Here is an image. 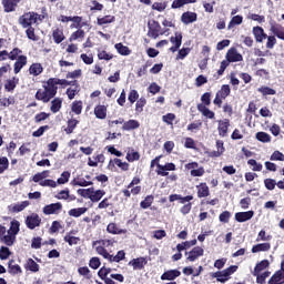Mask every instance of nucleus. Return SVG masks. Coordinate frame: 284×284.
I'll list each match as a JSON object with an SVG mask.
<instances>
[{"mask_svg":"<svg viewBox=\"0 0 284 284\" xmlns=\"http://www.w3.org/2000/svg\"><path fill=\"white\" fill-rule=\"evenodd\" d=\"M17 85H19V78L13 77L11 79L6 80L4 90L6 92H14Z\"/></svg>","mask_w":284,"mask_h":284,"instance_id":"a211bd4d","label":"nucleus"},{"mask_svg":"<svg viewBox=\"0 0 284 284\" xmlns=\"http://www.w3.org/2000/svg\"><path fill=\"white\" fill-rule=\"evenodd\" d=\"M141 128V123L136 120H129L123 123L122 130H125L126 132H130V130H139Z\"/></svg>","mask_w":284,"mask_h":284,"instance_id":"393cba45","label":"nucleus"},{"mask_svg":"<svg viewBox=\"0 0 284 284\" xmlns=\"http://www.w3.org/2000/svg\"><path fill=\"white\" fill-rule=\"evenodd\" d=\"M28 205H30V202L23 201V202H20V203L9 206V210H10V212H13V213L23 212V210L26 207H28Z\"/></svg>","mask_w":284,"mask_h":284,"instance_id":"bb28decb","label":"nucleus"},{"mask_svg":"<svg viewBox=\"0 0 284 284\" xmlns=\"http://www.w3.org/2000/svg\"><path fill=\"white\" fill-rule=\"evenodd\" d=\"M99 163H105V155L103 154H98L93 155L92 158L88 159V165L90 168H97Z\"/></svg>","mask_w":284,"mask_h":284,"instance_id":"6ab92c4d","label":"nucleus"},{"mask_svg":"<svg viewBox=\"0 0 284 284\" xmlns=\"http://www.w3.org/2000/svg\"><path fill=\"white\" fill-rule=\"evenodd\" d=\"M247 163L251 165L253 172H261L263 170V164L256 162L254 159L248 160Z\"/></svg>","mask_w":284,"mask_h":284,"instance_id":"5fc2aeb1","label":"nucleus"},{"mask_svg":"<svg viewBox=\"0 0 284 284\" xmlns=\"http://www.w3.org/2000/svg\"><path fill=\"white\" fill-rule=\"evenodd\" d=\"M71 185H73L74 187L79 186V187H88L89 185H93L92 181H87L83 178H75L72 180Z\"/></svg>","mask_w":284,"mask_h":284,"instance_id":"a878e982","label":"nucleus"},{"mask_svg":"<svg viewBox=\"0 0 284 284\" xmlns=\"http://www.w3.org/2000/svg\"><path fill=\"white\" fill-rule=\"evenodd\" d=\"M115 50L119 52V54H122V57H128L130 55V48L123 45V43H116L115 44Z\"/></svg>","mask_w":284,"mask_h":284,"instance_id":"ea45409f","label":"nucleus"},{"mask_svg":"<svg viewBox=\"0 0 284 284\" xmlns=\"http://www.w3.org/2000/svg\"><path fill=\"white\" fill-rule=\"evenodd\" d=\"M106 232L109 234L119 235V234H126L128 231L119 227V225L116 223H110L106 226Z\"/></svg>","mask_w":284,"mask_h":284,"instance_id":"b1692460","label":"nucleus"},{"mask_svg":"<svg viewBox=\"0 0 284 284\" xmlns=\"http://www.w3.org/2000/svg\"><path fill=\"white\" fill-rule=\"evenodd\" d=\"M154 202V197L152 195H149L144 199V201H142L140 203V206L143 209V210H148V207H150L152 205V203Z\"/></svg>","mask_w":284,"mask_h":284,"instance_id":"bf43d9fd","label":"nucleus"},{"mask_svg":"<svg viewBox=\"0 0 284 284\" xmlns=\"http://www.w3.org/2000/svg\"><path fill=\"white\" fill-rule=\"evenodd\" d=\"M176 165L174 163H166L165 165L158 164V174L160 176H168V172H174Z\"/></svg>","mask_w":284,"mask_h":284,"instance_id":"f8f14e48","label":"nucleus"},{"mask_svg":"<svg viewBox=\"0 0 284 284\" xmlns=\"http://www.w3.org/2000/svg\"><path fill=\"white\" fill-rule=\"evenodd\" d=\"M196 21V13L194 12H185L182 14V22L187 26L189 23H194Z\"/></svg>","mask_w":284,"mask_h":284,"instance_id":"473e14b6","label":"nucleus"},{"mask_svg":"<svg viewBox=\"0 0 284 284\" xmlns=\"http://www.w3.org/2000/svg\"><path fill=\"white\" fill-rule=\"evenodd\" d=\"M39 185H41V187H57V182L54 180L44 179Z\"/></svg>","mask_w":284,"mask_h":284,"instance_id":"0e129e2a","label":"nucleus"},{"mask_svg":"<svg viewBox=\"0 0 284 284\" xmlns=\"http://www.w3.org/2000/svg\"><path fill=\"white\" fill-rule=\"evenodd\" d=\"M217 132L220 136L225 138L227 136V130H230V120L223 119L217 121Z\"/></svg>","mask_w":284,"mask_h":284,"instance_id":"9b49d317","label":"nucleus"},{"mask_svg":"<svg viewBox=\"0 0 284 284\" xmlns=\"http://www.w3.org/2000/svg\"><path fill=\"white\" fill-rule=\"evenodd\" d=\"M230 219H232V213L230 211H224L219 216L220 223H230Z\"/></svg>","mask_w":284,"mask_h":284,"instance_id":"4d7b16f0","label":"nucleus"},{"mask_svg":"<svg viewBox=\"0 0 284 284\" xmlns=\"http://www.w3.org/2000/svg\"><path fill=\"white\" fill-rule=\"evenodd\" d=\"M108 23H114L113 16H105L103 18H98V26H105Z\"/></svg>","mask_w":284,"mask_h":284,"instance_id":"864d4df0","label":"nucleus"},{"mask_svg":"<svg viewBox=\"0 0 284 284\" xmlns=\"http://www.w3.org/2000/svg\"><path fill=\"white\" fill-rule=\"evenodd\" d=\"M179 276H181V271L170 270L161 275V281H174L175 278H179Z\"/></svg>","mask_w":284,"mask_h":284,"instance_id":"f3484780","label":"nucleus"},{"mask_svg":"<svg viewBox=\"0 0 284 284\" xmlns=\"http://www.w3.org/2000/svg\"><path fill=\"white\" fill-rule=\"evenodd\" d=\"M283 281V271H277L268 281V284H278Z\"/></svg>","mask_w":284,"mask_h":284,"instance_id":"49530a36","label":"nucleus"},{"mask_svg":"<svg viewBox=\"0 0 284 284\" xmlns=\"http://www.w3.org/2000/svg\"><path fill=\"white\" fill-rule=\"evenodd\" d=\"M10 254H12L10 252V248H8V246H1L0 247V258L1 261H6L10 257Z\"/></svg>","mask_w":284,"mask_h":284,"instance_id":"13d9d810","label":"nucleus"},{"mask_svg":"<svg viewBox=\"0 0 284 284\" xmlns=\"http://www.w3.org/2000/svg\"><path fill=\"white\" fill-rule=\"evenodd\" d=\"M21 1L22 0H2L4 12H14V10H17V6H19Z\"/></svg>","mask_w":284,"mask_h":284,"instance_id":"2eb2a0df","label":"nucleus"},{"mask_svg":"<svg viewBox=\"0 0 284 284\" xmlns=\"http://www.w3.org/2000/svg\"><path fill=\"white\" fill-rule=\"evenodd\" d=\"M38 21H43V17L34 12L24 13L19 18V23L22 28H29V26H32V23H37Z\"/></svg>","mask_w":284,"mask_h":284,"instance_id":"7ed1b4c3","label":"nucleus"},{"mask_svg":"<svg viewBox=\"0 0 284 284\" xmlns=\"http://www.w3.org/2000/svg\"><path fill=\"white\" fill-rule=\"evenodd\" d=\"M19 221H11L10 229L7 230L6 226L0 225V241L8 245V247H12L17 241V234H19Z\"/></svg>","mask_w":284,"mask_h":284,"instance_id":"f257e3e1","label":"nucleus"},{"mask_svg":"<svg viewBox=\"0 0 284 284\" xmlns=\"http://www.w3.org/2000/svg\"><path fill=\"white\" fill-rule=\"evenodd\" d=\"M183 41V36L179 32L175 33V37H171V43L176 48H181V43Z\"/></svg>","mask_w":284,"mask_h":284,"instance_id":"6e6d98bb","label":"nucleus"},{"mask_svg":"<svg viewBox=\"0 0 284 284\" xmlns=\"http://www.w3.org/2000/svg\"><path fill=\"white\" fill-rule=\"evenodd\" d=\"M255 139L261 143H272V136L265 132H257Z\"/></svg>","mask_w":284,"mask_h":284,"instance_id":"72a5a7b5","label":"nucleus"},{"mask_svg":"<svg viewBox=\"0 0 284 284\" xmlns=\"http://www.w3.org/2000/svg\"><path fill=\"white\" fill-rule=\"evenodd\" d=\"M271 161H284V154L281 153V151H275V152L271 155Z\"/></svg>","mask_w":284,"mask_h":284,"instance_id":"774afa93","label":"nucleus"},{"mask_svg":"<svg viewBox=\"0 0 284 284\" xmlns=\"http://www.w3.org/2000/svg\"><path fill=\"white\" fill-rule=\"evenodd\" d=\"M103 196H105V191H103V190L94 191V189H93V191L91 193V201H92V203H99V201L101 199H103Z\"/></svg>","mask_w":284,"mask_h":284,"instance_id":"c9c22d12","label":"nucleus"},{"mask_svg":"<svg viewBox=\"0 0 284 284\" xmlns=\"http://www.w3.org/2000/svg\"><path fill=\"white\" fill-rule=\"evenodd\" d=\"M70 181V172L64 171L61 176L58 179L59 185H65Z\"/></svg>","mask_w":284,"mask_h":284,"instance_id":"e2e57ef3","label":"nucleus"},{"mask_svg":"<svg viewBox=\"0 0 284 284\" xmlns=\"http://www.w3.org/2000/svg\"><path fill=\"white\" fill-rule=\"evenodd\" d=\"M58 85H68V81L51 78L47 82H44L43 88L48 90L51 97H57V90H59Z\"/></svg>","mask_w":284,"mask_h":284,"instance_id":"f03ea898","label":"nucleus"},{"mask_svg":"<svg viewBox=\"0 0 284 284\" xmlns=\"http://www.w3.org/2000/svg\"><path fill=\"white\" fill-rule=\"evenodd\" d=\"M50 176V171H42L33 175L32 181L34 183H41V181H45Z\"/></svg>","mask_w":284,"mask_h":284,"instance_id":"f704fd0d","label":"nucleus"},{"mask_svg":"<svg viewBox=\"0 0 284 284\" xmlns=\"http://www.w3.org/2000/svg\"><path fill=\"white\" fill-rule=\"evenodd\" d=\"M94 187H89V189H79L77 191V194H79V196H82V199H92V192H93Z\"/></svg>","mask_w":284,"mask_h":284,"instance_id":"4c0bfd02","label":"nucleus"},{"mask_svg":"<svg viewBox=\"0 0 284 284\" xmlns=\"http://www.w3.org/2000/svg\"><path fill=\"white\" fill-rule=\"evenodd\" d=\"M62 104H63V100H61L60 98H55L54 100H52L51 112H53V114H57V112L61 110Z\"/></svg>","mask_w":284,"mask_h":284,"instance_id":"58836bf2","label":"nucleus"},{"mask_svg":"<svg viewBox=\"0 0 284 284\" xmlns=\"http://www.w3.org/2000/svg\"><path fill=\"white\" fill-rule=\"evenodd\" d=\"M22 53L23 51H21L19 48H14L11 52H8V59H10L11 61H17L19 57H22Z\"/></svg>","mask_w":284,"mask_h":284,"instance_id":"c03bdc74","label":"nucleus"},{"mask_svg":"<svg viewBox=\"0 0 284 284\" xmlns=\"http://www.w3.org/2000/svg\"><path fill=\"white\" fill-rule=\"evenodd\" d=\"M186 3H196V0H174L172 2V8H183V6H186Z\"/></svg>","mask_w":284,"mask_h":284,"instance_id":"a18cd8bd","label":"nucleus"},{"mask_svg":"<svg viewBox=\"0 0 284 284\" xmlns=\"http://www.w3.org/2000/svg\"><path fill=\"white\" fill-rule=\"evenodd\" d=\"M26 225L29 230H34L41 225V217L37 213L28 215L26 219Z\"/></svg>","mask_w":284,"mask_h":284,"instance_id":"0eeeda50","label":"nucleus"},{"mask_svg":"<svg viewBox=\"0 0 284 284\" xmlns=\"http://www.w3.org/2000/svg\"><path fill=\"white\" fill-rule=\"evenodd\" d=\"M9 272L10 274H21V266L14 264V260L9 261Z\"/></svg>","mask_w":284,"mask_h":284,"instance_id":"de8ad7c7","label":"nucleus"},{"mask_svg":"<svg viewBox=\"0 0 284 284\" xmlns=\"http://www.w3.org/2000/svg\"><path fill=\"white\" fill-rule=\"evenodd\" d=\"M253 217H254V211L235 213V221H237V223H245V221H250Z\"/></svg>","mask_w":284,"mask_h":284,"instance_id":"ddd939ff","label":"nucleus"},{"mask_svg":"<svg viewBox=\"0 0 284 284\" xmlns=\"http://www.w3.org/2000/svg\"><path fill=\"white\" fill-rule=\"evenodd\" d=\"M264 185H265L266 190H274V187H276L277 183H276V180L266 179V180H264Z\"/></svg>","mask_w":284,"mask_h":284,"instance_id":"338daca9","label":"nucleus"},{"mask_svg":"<svg viewBox=\"0 0 284 284\" xmlns=\"http://www.w3.org/2000/svg\"><path fill=\"white\" fill-rule=\"evenodd\" d=\"M129 265H132L133 270H143L148 265V260L145 257H138L132 260Z\"/></svg>","mask_w":284,"mask_h":284,"instance_id":"4be33fe9","label":"nucleus"},{"mask_svg":"<svg viewBox=\"0 0 284 284\" xmlns=\"http://www.w3.org/2000/svg\"><path fill=\"white\" fill-rule=\"evenodd\" d=\"M203 254H205V251L203 250V247L195 246L192 248V251L185 253L186 261H189V263H194V261L201 258Z\"/></svg>","mask_w":284,"mask_h":284,"instance_id":"39448f33","label":"nucleus"},{"mask_svg":"<svg viewBox=\"0 0 284 284\" xmlns=\"http://www.w3.org/2000/svg\"><path fill=\"white\" fill-rule=\"evenodd\" d=\"M27 64H28V57L19 55L13 67L14 74H19V72H21V70H23V67Z\"/></svg>","mask_w":284,"mask_h":284,"instance_id":"4468645a","label":"nucleus"},{"mask_svg":"<svg viewBox=\"0 0 284 284\" xmlns=\"http://www.w3.org/2000/svg\"><path fill=\"white\" fill-rule=\"evenodd\" d=\"M253 34H254L255 41H257V43H263V41H265V39H267V34H265V31L261 27L253 28Z\"/></svg>","mask_w":284,"mask_h":284,"instance_id":"412c9836","label":"nucleus"},{"mask_svg":"<svg viewBox=\"0 0 284 284\" xmlns=\"http://www.w3.org/2000/svg\"><path fill=\"white\" fill-rule=\"evenodd\" d=\"M61 210H63V204H61L60 202L52 203L43 207V214H47V215L59 214Z\"/></svg>","mask_w":284,"mask_h":284,"instance_id":"1a4fd4ad","label":"nucleus"},{"mask_svg":"<svg viewBox=\"0 0 284 284\" xmlns=\"http://www.w3.org/2000/svg\"><path fill=\"white\" fill-rule=\"evenodd\" d=\"M43 72V67L41 63H33L29 68V74H32L33 77H39Z\"/></svg>","mask_w":284,"mask_h":284,"instance_id":"7c9ffc66","label":"nucleus"},{"mask_svg":"<svg viewBox=\"0 0 284 284\" xmlns=\"http://www.w3.org/2000/svg\"><path fill=\"white\" fill-rule=\"evenodd\" d=\"M196 190L199 199H205L206 196H210V186H207L206 183H201L200 185H196Z\"/></svg>","mask_w":284,"mask_h":284,"instance_id":"5701e85b","label":"nucleus"},{"mask_svg":"<svg viewBox=\"0 0 284 284\" xmlns=\"http://www.w3.org/2000/svg\"><path fill=\"white\" fill-rule=\"evenodd\" d=\"M270 250H272V244L265 242L253 245L251 252L252 254H258V252H270Z\"/></svg>","mask_w":284,"mask_h":284,"instance_id":"dca6fc26","label":"nucleus"},{"mask_svg":"<svg viewBox=\"0 0 284 284\" xmlns=\"http://www.w3.org/2000/svg\"><path fill=\"white\" fill-rule=\"evenodd\" d=\"M36 99L38 101H42V103H50L51 99H54V95L50 94V91H48L45 88L39 89L36 93Z\"/></svg>","mask_w":284,"mask_h":284,"instance_id":"6e6552de","label":"nucleus"},{"mask_svg":"<svg viewBox=\"0 0 284 284\" xmlns=\"http://www.w3.org/2000/svg\"><path fill=\"white\" fill-rule=\"evenodd\" d=\"M243 23V18L242 16H234L231 21L229 22L227 30H232L234 26H241Z\"/></svg>","mask_w":284,"mask_h":284,"instance_id":"79ce46f5","label":"nucleus"},{"mask_svg":"<svg viewBox=\"0 0 284 284\" xmlns=\"http://www.w3.org/2000/svg\"><path fill=\"white\" fill-rule=\"evenodd\" d=\"M139 159H141V154L134 150L126 153V161H129V163H134V161H139Z\"/></svg>","mask_w":284,"mask_h":284,"instance_id":"a19ab883","label":"nucleus"},{"mask_svg":"<svg viewBox=\"0 0 284 284\" xmlns=\"http://www.w3.org/2000/svg\"><path fill=\"white\" fill-rule=\"evenodd\" d=\"M81 28L82 27L71 34L69 41H83V39H85V31H83Z\"/></svg>","mask_w":284,"mask_h":284,"instance_id":"cd10ccee","label":"nucleus"},{"mask_svg":"<svg viewBox=\"0 0 284 284\" xmlns=\"http://www.w3.org/2000/svg\"><path fill=\"white\" fill-rule=\"evenodd\" d=\"M270 274H271L270 271H266L262 274L257 273V275H254V276H256V283L264 284L265 280L268 278Z\"/></svg>","mask_w":284,"mask_h":284,"instance_id":"052dcab7","label":"nucleus"},{"mask_svg":"<svg viewBox=\"0 0 284 284\" xmlns=\"http://www.w3.org/2000/svg\"><path fill=\"white\" fill-rule=\"evenodd\" d=\"M54 43H62L65 40V36L63 34V30L55 29L52 32Z\"/></svg>","mask_w":284,"mask_h":284,"instance_id":"2f4dec72","label":"nucleus"},{"mask_svg":"<svg viewBox=\"0 0 284 284\" xmlns=\"http://www.w3.org/2000/svg\"><path fill=\"white\" fill-rule=\"evenodd\" d=\"M168 8V4L165 2H154L152 4V10H156L158 12H163Z\"/></svg>","mask_w":284,"mask_h":284,"instance_id":"69168bd1","label":"nucleus"},{"mask_svg":"<svg viewBox=\"0 0 284 284\" xmlns=\"http://www.w3.org/2000/svg\"><path fill=\"white\" fill-rule=\"evenodd\" d=\"M258 92H261V94H263V97H267V95H274L276 94V90L270 88V87H261L257 89Z\"/></svg>","mask_w":284,"mask_h":284,"instance_id":"09e8293b","label":"nucleus"},{"mask_svg":"<svg viewBox=\"0 0 284 284\" xmlns=\"http://www.w3.org/2000/svg\"><path fill=\"white\" fill-rule=\"evenodd\" d=\"M27 270H29L30 272H39V264H37V262H34V260L29 258L27 261V265H26Z\"/></svg>","mask_w":284,"mask_h":284,"instance_id":"603ef678","label":"nucleus"},{"mask_svg":"<svg viewBox=\"0 0 284 284\" xmlns=\"http://www.w3.org/2000/svg\"><path fill=\"white\" fill-rule=\"evenodd\" d=\"M230 92H231L230 85L223 84L222 88H221V90L217 91V94H219L222 99H227V97H230Z\"/></svg>","mask_w":284,"mask_h":284,"instance_id":"8fccbe9b","label":"nucleus"},{"mask_svg":"<svg viewBox=\"0 0 284 284\" xmlns=\"http://www.w3.org/2000/svg\"><path fill=\"white\" fill-rule=\"evenodd\" d=\"M85 212H88V207L71 209L69 211V216H74V219H79V216H83Z\"/></svg>","mask_w":284,"mask_h":284,"instance_id":"e433bc0d","label":"nucleus"},{"mask_svg":"<svg viewBox=\"0 0 284 284\" xmlns=\"http://www.w3.org/2000/svg\"><path fill=\"white\" fill-rule=\"evenodd\" d=\"M270 267V261L263 260L260 263H257L252 272L253 276H258L261 272H264V270H267Z\"/></svg>","mask_w":284,"mask_h":284,"instance_id":"aec40b11","label":"nucleus"},{"mask_svg":"<svg viewBox=\"0 0 284 284\" xmlns=\"http://www.w3.org/2000/svg\"><path fill=\"white\" fill-rule=\"evenodd\" d=\"M98 254H100V256H103V258H106V261H110V263H121V261L125 258L124 251H119L118 254L114 256L110 255V253H108V250L100 247L98 248Z\"/></svg>","mask_w":284,"mask_h":284,"instance_id":"20e7f679","label":"nucleus"},{"mask_svg":"<svg viewBox=\"0 0 284 284\" xmlns=\"http://www.w3.org/2000/svg\"><path fill=\"white\" fill-rule=\"evenodd\" d=\"M71 110L72 112H74V114H81V112L83 111V102L74 101L72 103Z\"/></svg>","mask_w":284,"mask_h":284,"instance_id":"3c124183","label":"nucleus"},{"mask_svg":"<svg viewBox=\"0 0 284 284\" xmlns=\"http://www.w3.org/2000/svg\"><path fill=\"white\" fill-rule=\"evenodd\" d=\"M217 150L212 153L213 156H221L223 152H225V148L223 146V141L219 140L216 142Z\"/></svg>","mask_w":284,"mask_h":284,"instance_id":"680f3d73","label":"nucleus"},{"mask_svg":"<svg viewBox=\"0 0 284 284\" xmlns=\"http://www.w3.org/2000/svg\"><path fill=\"white\" fill-rule=\"evenodd\" d=\"M116 243L114 240H99L92 243L94 250L99 253V248L105 250V247H112Z\"/></svg>","mask_w":284,"mask_h":284,"instance_id":"9d476101","label":"nucleus"},{"mask_svg":"<svg viewBox=\"0 0 284 284\" xmlns=\"http://www.w3.org/2000/svg\"><path fill=\"white\" fill-rule=\"evenodd\" d=\"M197 110L203 116H206V119H214V111L210 110L205 104H199Z\"/></svg>","mask_w":284,"mask_h":284,"instance_id":"c756f323","label":"nucleus"},{"mask_svg":"<svg viewBox=\"0 0 284 284\" xmlns=\"http://www.w3.org/2000/svg\"><path fill=\"white\" fill-rule=\"evenodd\" d=\"M225 59H227L230 63H239L243 61V54H241L236 48H231L227 50Z\"/></svg>","mask_w":284,"mask_h":284,"instance_id":"423d86ee","label":"nucleus"},{"mask_svg":"<svg viewBox=\"0 0 284 284\" xmlns=\"http://www.w3.org/2000/svg\"><path fill=\"white\" fill-rule=\"evenodd\" d=\"M212 277L216 278L220 283H225V281L230 280V276L224 274L223 271L213 273Z\"/></svg>","mask_w":284,"mask_h":284,"instance_id":"37998d69","label":"nucleus"},{"mask_svg":"<svg viewBox=\"0 0 284 284\" xmlns=\"http://www.w3.org/2000/svg\"><path fill=\"white\" fill-rule=\"evenodd\" d=\"M97 119H105L108 116V108L105 105H98L94 108Z\"/></svg>","mask_w":284,"mask_h":284,"instance_id":"c85d7f7f","label":"nucleus"}]
</instances>
